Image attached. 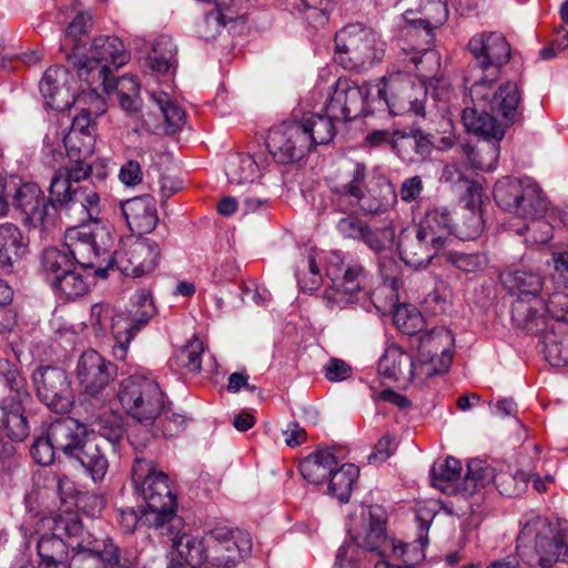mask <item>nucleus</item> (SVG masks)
Wrapping results in <instances>:
<instances>
[{"label": "nucleus", "mask_w": 568, "mask_h": 568, "mask_svg": "<svg viewBox=\"0 0 568 568\" xmlns=\"http://www.w3.org/2000/svg\"><path fill=\"white\" fill-rule=\"evenodd\" d=\"M50 195L57 207V221L59 220V210L64 211L75 225H88L87 222L98 221L100 196L91 185H80L64 194Z\"/></svg>", "instance_id": "obj_18"}, {"label": "nucleus", "mask_w": 568, "mask_h": 568, "mask_svg": "<svg viewBox=\"0 0 568 568\" xmlns=\"http://www.w3.org/2000/svg\"><path fill=\"white\" fill-rule=\"evenodd\" d=\"M155 110L143 118L146 130L158 132L162 130L168 135L175 134L185 124V111L173 102L166 93L152 94Z\"/></svg>", "instance_id": "obj_25"}, {"label": "nucleus", "mask_w": 568, "mask_h": 568, "mask_svg": "<svg viewBox=\"0 0 568 568\" xmlns=\"http://www.w3.org/2000/svg\"><path fill=\"white\" fill-rule=\"evenodd\" d=\"M377 371L381 376L394 382L407 383L413 381V358L399 346L386 348L379 358Z\"/></svg>", "instance_id": "obj_36"}, {"label": "nucleus", "mask_w": 568, "mask_h": 568, "mask_svg": "<svg viewBox=\"0 0 568 568\" xmlns=\"http://www.w3.org/2000/svg\"><path fill=\"white\" fill-rule=\"evenodd\" d=\"M129 61L123 42L115 36H99L93 39L85 61L78 70L79 77L89 85L110 88L109 75Z\"/></svg>", "instance_id": "obj_9"}, {"label": "nucleus", "mask_w": 568, "mask_h": 568, "mask_svg": "<svg viewBox=\"0 0 568 568\" xmlns=\"http://www.w3.org/2000/svg\"><path fill=\"white\" fill-rule=\"evenodd\" d=\"M333 275V287L325 292V297L337 304L347 303L352 297L362 291L366 274L364 267L358 263H349L339 270V274L329 270Z\"/></svg>", "instance_id": "obj_30"}, {"label": "nucleus", "mask_w": 568, "mask_h": 568, "mask_svg": "<svg viewBox=\"0 0 568 568\" xmlns=\"http://www.w3.org/2000/svg\"><path fill=\"white\" fill-rule=\"evenodd\" d=\"M445 261L465 273L483 271L487 265V258L481 253H464L447 251L443 253Z\"/></svg>", "instance_id": "obj_57"}, {"label": "nucleus", "mask_w": 568, "mask_h": 568, "mask_svg": "<svg viewBox=\"0 0 568 568\" xmlns=\"http://www.w3.org/2000/svg\"><path fill=\"white\" fill-rule=\"evenodd\" d=\"M454 174L457 175L458 182L463 184V187L466 192V209L468 210H477V207L481 203L483 189L481 186L474 182L463 178L462 173L458 171L456 166H447L444 171V175L446 180L453 181Z\"/></svg>", "instance_id": "obj_62"}, {"label": "nucleus", "mask_w": 568, "mask_h": 568, "mask_svg": "<svg viewBox=\"0 0 568 568\" xmlns=\"http://www.w3.org/2000/svg\"><path fill=\"white\" fill-rule=\"evenodd\" d=\"M133 311L114 313L109 332L113 335L114 347L113 356L118 361H123L126 357V352L131 339L141 331L146 324L140 323Z\"/></svg>", "instance_id": "obj_35"}, {"label": "nucleus", "mask_w": 568, "mask_h": 568, "mask_svg": "<svg viewBox=\"0 0 568 568\" xmlns=\"http://www.w3.org/2000/svg\"><path fill=\"white\" fill-rule=\"evenodd\" d=\"M454 235L462 240H473L477 237L483 230V219L477 210L466 209L462 219L453 222Z\"/></svg>", "instance_id": "obj_60"}, {"label": "nucleus", "mask_w": 568, "mask_h": 568, "mask_svg": "<svg viewBox=\"0 0 568 568\" xmlns=\"http://www.w3.org/2000/svg\"><path fill=\"white\" fill-rule=\"evenodd\" d=\"M395 235V227L390 224L377 229L366 225V230L363 232L359 241L365 243L375 253H381L393 245Z\"/></svg>", "instance_id": "obj_58"}, {"label": "nucleus", "mask_w": 568, "mask_h": 568, "mask_svg": "<svg viewBox=\"0 0 568 568\" xmlns=\"http://www.w3.org/2000/svg\"><path fill=\"white\" fill-rule=\"evenodd\" d=\"M159 244L150 239H136L125 243L114 253L113 264L125 275L140 277L152 273L160 263Z\"/></svg>", "instance_id": "obj_16"}, {"label": "nucleus", "mask_w": 568, "mask_h": 568, "mask_svg": "<svg viewBox=\"0 0 568 568\" xmlns=\"http://www.w3.org/2000/svg\"><path fill=\"white\" fill-rule=\"evenodd\" d=\"M121 210L132 232L150 233L158 225L155 200L150 195L130 199L122 203Z\"/></svg>", "instance_id": "obj_32"}, {"label": "nucleus", "mask_w": 568, "mask_h": 568, "mask_svg": "<svg viewBox=\"0 0 568 568\" xmlns=\"http://www.w3.org/2000/svg\"><path fill=\"white\" fill-rule=\"evenodd\" d=\"M29 402L30 399L11 397H3L0 402L7 436L14 442H22L29 435V425L24 415L26 405Z\"/></svg>", "instance_id": "obj_39"}, {"label": "nucleus", "mask_w": 568, "mask_h": 568, "mask_svg": "<svg viewBox=\"0 0 568 568\" xmlns=\"http://www.w3.org/2000/svg\"><path fill=\"white\" fill-rule=\"evenodd\" d=\"M110 88L102 87L106 94L114 93L123 110L133 113L140 110V84L133 75H123L115 81L109 75Z\"/></svg>", "instance_id": "obj_42"}, {"label": "nucleus", "mask_w": 568, "mask_h": 568, "mask_svg": "<svg viewBox=\"0 0 568 568\" xmlns=\"http://www.w3.org/2000/svg\"><path fill=\"white\" fill-rule=\"evenodd\" d=\"M51 286L67 300L78 298L88 292V283L77 271V266L61 275Z\"/></svg>", "instance_id": "obj_56"}, {"label": "nucleus", "mask_w": 568, "mask_h": 568, "mask_svg": "<svg viewBox=\"0 0 568 568\" xmlns=\"http://www.w3.org/2000/svg\"><path fill=\"white\" fill-rule=\"evenodd\" d=\"M38 397L57 413L70 409L72 390L67 373L58 367H40L33 373Z\"/></svg>", "instance_id": "obj_17"}, {"label": "nucleus", "mask_w": 568, "mask_h": 568, "mask_svg": "<svg viewBox=\"0 0 568 568\" xmlns=\"http://www.w3.org/2000/svg\"><path fill=\"white\" fill-rule=\"evenodd\" d=\"M266 145L276 162L286 164L301 160L311 151L310 138L298 122H282L270 130Z\"/></svg>", "instance_id": "obj_14"}, {"label": "nucleus", "mask_w": 568, "mask_h": 568, "mask_svg": "<svg viewBox=\"0 0 568 568\" xmlns=\"http://www.w3.org/2000/svg\"><path fill=\"white\" fill-rule=\"evenodd\" d=\"M366 98L364 89L348 78L341 77L334 84V91L325 105V112L339 121H349L363 110Z\"/></svg>", "instance_id": "obj_23"}, {"label": "nucleus", "mask_w": 568, "mask_h": 568, "mask_svg": "<svg viewBox=\"0 0 568 568\" xmlns=\"http://www.w3.org/2000/svg\"><path fill=\"white\" fill-rule=\"evenodd\" d=\"M397 7L405 21L414 27L407 36L413 39L417 36V29H422L426 44L434 38L433 30L442 26L448 17L444 0H398Z\"/></svg>", "instance_id": "obj_15"}, {"label": "nucleus", "mask_w": 568, "mask_h": 568, "mask_svg": "<svg viewBox=\"0 0 568 568\" xmlns=\"http://www.w3.org/2000/svg\"><path fill=\"white\" fill-rule=\"evenodd\" d=\"M398 251L405 264L418 270L426 267L440 248L413 227L400 232Z\"/></svg>", "instance_id": "obj_26"}, {"label": "nucleus", "mask_w": 568, "mask_h": 568, "mask_svg": "<svg viewBox=\"0 0 568 568\" xmlns=\"http://www.w3.org/2000/svg\"><path fill=\"white\" fill-rule=\"evenodd\" d=\"M104 233L99 227L91 225H73L67 229L64 246L73 260L74 265L82 268H92L99 277H105L108 270L113 265V254L103 243H98V237Z\"/></svg>", "instance_id": "obj_10"}, {"label": "nucleus", "mask_w": 568, "mask_h": 568, "mask_svg": "<svg viewBox=\"0 0 568 568\" xmlns=\"http://www.w3.org/2000/svg\"><path fill=\"white\" fill-rule=\"evenodd\" d=\"M351 542L358 545L359 549L369 552H376L379 557H387L389 552L397 555L403 544L396 545L386 534V521L381 514V509H368L363 514V528L352 535Z\"/></svg>", "instance_id": "obj_20"}, {"label": "nucleus", "mask_w": 568, "mask_h": 568, "mask_svg": "<svg viewBox=\"0 0 568 568\" xmlns=\"http://www.w3.org/2000/svg\"><path fill=\"white\" fill-rule=\"evenodd\" d=\"M12 205L20 211L23 222L34 229L49 231L57 225V207L53 199H47L36 183L18 185L10 181Z\"/></svg>", "instance_id": "obj_12"}, {"label": "nucleus", "mask_w": 568, "mask_h": 568, "mask_svg": "<svg viewBox=\"0 0 568 568\" xmlns=\"http://www.w3.org/2000/svg\"><path fill=\"white\" fill-rule=\"evenodd\" d=\"M335 121H338L337 118H331L329 114L325 112V115L311 114L298 122L300 125H303V129L310 138L311 149L315 145L326 144L333 140L335 135Z\"/></svg>", "instance_id": "obj_46"}, {"label": "nucleus", "mask_w": 568, "mask_h": 568, "mask_svg": "<svg viewBox=\"0 0 568 568\" xmlns=\"http://www.w3.org/2000/svg\"><path fill=\"white\" fill-rule=\"evenodd\" d=\"M544 310L540 311L544 314L545 322L541 324L542 331L537 334L544 333L547 327V316L556 320L557 322L568 323V294L564 292H556L551 294L547 302L544 300Z\"/></svg>", "instance_id": "obj_61"}, {"label": "nucleus", "mask_w": 568, "mask_h": 568, "mask_svg": "<svg viewBox=\"0 0 568 568\" xmlns=\"http://www.w3.org/2000/svg\"><path fill=\"white\" fill-rule=\"evenodd\" d=\"M337 466V459L332 448L321 449L310 454L300 463V471L305 480L313 485L324 483Z\"/></svg>", "instance_id": "obj_40"}, {"label": "nucleus", "mask_w": 568, "mask_h": 568, "mask_svg": "<svg viewBox=\"0 0 568 568\" xmlns=\"http://www.w3.org/2000/svg\"><path fill=\"white\" fill-rule=\"evenodd\" d=\"M523 221L524 224L517 230V233L524 237L527 245L535 247L547 244L551 240L554 227L549 222V216H532V219Z\"/></svg>", "instance_id": "obj_50"}, {"label": "nucleus", "mask_w": 568, "mask_h": 568, "mask_svg": "<svg viewBox=\"0 0 568 568\" xmlns=\"http://www.w3.org/2000/svg\"><path fill=\"white\" fill-rule=\"evenodd\" d=\"M517 556L530 567L550 568L568 560V546L559 524L531 516L524 524L516 547Z\"/></svg>", "instance_id": "obj_3"}, {"label": "nucleus", "mask_w": 568, "mask_h": 568, "mask_svg": "<svg viewBox=\"0 0 568 568\" xmlns=\"http://www.w3.org/2000/svg\"><path fill=\"white\" fill-rule=\"evenodd\" d=\"M176 45L168 36H161L153 45L149 55L150 68L158 73H166L176 63Z\"/></svg>", "instance_id": "obj_52"}, {"label": "nucleus", "mask_w": 568, "mask_h": 568, "mask_svg": "<svg viewBox=\"0 0 568 568\" xmlns=\"http://www.w3.org/2000/svg\"><path fill=\"white\" fill-rule=\"evenodd\" d=\"M494 478L495 469L483 460H471L458 490L466 497L473 496L494 483Z\"/></svg>", "instance_id": "obj_44"}, {"label": "nucleus", "mask_w": 568, "mask_h": 568, "mask_svg": "<svg viewBox=\"0 0 568 568\" xmlns=\"http://www.w3.org/2000/svg\"><path fill=\"white\" fill-rule=\"evenodd\" d=\"M118 398L126 414L142 425H152L164 409V394L159 384L144 375L124 378Z\"/></svg>", "instance_id": "obj_8"}, {"label": "nucleus", "mask_w": 568, "mask_h": 568, "mask_svg": "<svg viewBox=\"0 0 568 568\" xmlns=\"http://www.w3.org/2000/svg\"><path fill=\"white\" fill-rule=\"evenodd\" d=\"M22 236L20 230L11 224L0 225V267H9L20 255Z\"/></svg>", "instance_id": "obj_53"}, {"label": "nucleus", "mask_w": 568, "mask_h": 568, "mask_svg": "<svg viewBox=\"0 0 568 568\" xmlns=\"http://www.w3.org/2000/svg\"><path fill=\"white\" fill-rule=\"evenodd\" d=\"M462 463L455 457H447L444 462H436L432 468V484L443 493H452L458 487L454 483L460 478Z\"/></svg>", "instance_id": "obj_49"}, {"label": "nucleus", "mask_w": 568, "mask_h": 568, "mask_svg": "<svg viewBox=\"0 0 568 568\" xmlns=\"http://www.w3.org/2000/svg\"><path fill=\"white\" fill-rule=\"evenodd\" d=\"M40 265L43 275L50 284L75 266L65 247L44 248L40 256Z\"/></svg>", "instance_id": "obj_45"}, {"label": "nucleus", "mask_w": 568, "mask_h": 568, "mask_svg": "<svg viewBox=\"0 0 568 568\" xmlns=\"http://www.w3.org/2000/svg\"><path fill=\"white\" fill-rule=\"evenodd\" d=\"M454 336L446 327H435L425 332L419 337L418 354L427 359H436L450 363Z\"/></svg>", "instance_id": "obj_38"}, {"label": "nucleus", "mask_w": 568, "mask_h": 568, "mask_svg": "<svg viewBox=\"0 0 568 568\" xmlns=\"http://www.w3.org/2000/svg\"><path fill=\"white\" fill-rule=\"evenodd\" d=\"M227 21H233L232 17H226L217 7V9L209 12L203 21L197 26L199 34L205 39H214L220 32L221 27H225Z\"/></svg>", "instance_id": "obj_64"}, {"label": "nucleus", "mask_w": 568, "mask_h": 568, "mask_svg": "<svg viewBox=\"0 0 568 568\" xmlns=\"http://www.w3.org/2000/svg\"><path fill=\"white\" fill-rule=\"evenodd\" d=\"M419 234L434 243L440 250L444 248L454 233L453 219L445 207H433L425 212L417 226Z\"/></svg>", "instance_id": "obj_33"}, {"label": "nucleus", "mask_w": 568, "mask_h": 568, "mask_svg": "<svg viewBox=\"0 0 568 568\" xmlns=\"http://www.w3.org/2000/svg\"><path fill=\"white\" fill-rule=\"evenodd\" d=\"M92 26L91 16L87 12L79 13L68 26L62 40V49L68 54H78L84 47V38Z\"/></svg>", "instance_id": "obj_51"}, {"label": "nucleus", "mask_w": 568, "mask_h": 568, "mask_svg": "<svg viewBox=\"0 0 568 568\" xmlns=\"http://www.w3.org/2000/svg\"><path fill=\"white\" fill-rule=\"evenodd\" d=\"M463 150L467 154L471 165L483 171L493 170L499 156L496 144H485L477 148L464 145Z\"/></svg>", "instance_id": "obj_59"}, {"label": "nucleus", "mask_w": 568, "mask_h": 568, "mask_svg": "<svg viewBox=\"0 0 568 568\" xmlns=\"http://www.w3.org/2000/svg\"><path fill=\"white\" fill-rule=\"evenodd\" d=\"M376 88L378 103L386 105L390 113L404 112L407 106L413 105L412 91L414 88L406 74L392 73L388 77H383Z\"/></svg>", "instance_id": "obj_27"}, {"label": "nucleus", "mask_w": 568, "mask_h": 568, "mask_svg": "<svg viewBox=\"0 0 568 568\" xmlns=\"http://www.w3.org/2000/svg\"><path fill=\"white\" fill-rule=\"evenodd\" d=\"M68 71L62 67L47 69L40 81V92L48 106L62 111L71 104V95L65 87Z\"/></svg>", "instance_id": "obj_34"}, {"label": "nucleus", "mask_w": 568, "mask_h": 568, "mask_svg": "<svg viewBox=\"0 0 568 568\" xmlns=\"http://www.w3.org/2000/svg\"><path fill=\"white\" fill-rule=\"evenodd\" d=\"M498 75H484L469 89L471 106L464 109L462 120L467 131L486 140L500 141L505 126L523 119L521 92L516 82L497 83Z\"/></svg>", "instance_id": "obj_1"}, {"label": "nucleus", "mask_w": 568, "mask_h": 568, "mask_svg": "<svg viewBox=\"0 0 568 568\" xmlns=\"http://www.w3.org/2000/svg\"><path fill=\"white\" fill-rule=\"evenodd\" d=\"M52 524L54 532L43 535L38 541V554L41 564H65L68 565V546L61 535L77 537L82 530L79 518H55L48 521Z\"/></svg>", "instance_id": "obj_22"}, {"label": "nucleus", "mask_w": 568, "mask_h": 568, "mask_svg": "<svg viewBox=\"0 0 568 568\" xmlns=\"http://www.w3.org/2000/svg\"><path fill=\"white\" fill-rule=\"evenodd\" d=\"M494 199L500 209L521 220L550 216L552 212L542 187L529 178H503L494 186Z\"/></svg>", "instance_id": "obj_6"}, {"label": "nucleus", "mask_w": 568, "mask_h": 568, "mask_svg": "<svg viewBox=\"0 0 568 568\" xmlns=\"http://www.w3.org/2000/svg\"><path fill=\"white\" fill-rule=\"evenodd\" d=\"M63 142L70 161L89 159L95 149V134L68 132Z\"/></svg>", "instance_id": "obj_55"}, {"label": "nucleus", "mask_w": 568, "mask_h": 568, "mask_svg": "<svg viewBox=\"0 0 568 568\" xmlns=\"http://www.w3.org/2000/svg\"><path fill=\"white\" fill-rule=\"evenodd\" d=\"M182 527L183 520L181 519V525L173 528L172 532L168 531L166 528L158 530L161 536H166L172 541L175 551L174 564L195 568L206 561V545L204 546L200 539L190 534L181 532Z\"/></svg>", "instance_id": "obj_28"}, {"label": "nucleus", "mask_w": 568, "mask_h": 568, "mask_svg": "<svg viewBox=\"0 0 568 568\" xmlns=\"http://www.w3.org/2000/svg\"><path fill=\"white\" fill-rule=\"evenodd\" d=\"M358 476L359 468L354 464H343L339 468L335 467L328 476V493L341 503L348 501L353 485Z\"/></svg>", "instance_id": "obj_47"}, {"label": "nucleus", "mask_w": 568, "mask_h": 568, "mask_svg": "<svg viewBox=\"0 0 568 568\" xmlns=\"http://www.w3.org/2000/svg\"><path fill=\"white\" fill-rule=\"evenodd\" d=\"M226 176L232 184L253 182L258 176L256 161L250 154H232L225 165Z\"/></svg>", "instance_id": "obj_48"}, {"label": "nucleus", "mask_w": 568, "mask_h": 568, "mask_svg": "<svg viewBox=\"0 0 568 568\" xmlns=\"http://www.w3.org/2000/svg\"><path fill=\"white\" fill-rule=\"evenodd\" d=\"M48 433L53 446L70 458L87 440L88 423H81L73 417L59 418L50 425Z\"/></svg>", "instance_id": "obj_29"}, {"label": "nucleus", "mask_w": 568, "mask_h": 568, "mask_svg": "<svg viewBox=\"0 0 568 568\" xmlns=\"http://www.w3.org/2000/svg\"><path fill=\"white\" fill-rule=\"evenodd\" d=\"M403 51L405 54L404 59H408L409 63L413 65V68L405 67L407 69L406 73L415 72L418 77L427 81L426 90L432 89L436 99L448 100V83L442 78L434 77L439 69V57L437 52L429 48H412V52H407V49H403Z\"/></svg>", "instance_id": "obj_24"}, {"label": "nucleus", "mask_w": 568, "mask_h": 568, "mask_svg": "<svg viewBox=\"0 0 568 568\" xmlns=\"http://www.w3.org/2000/svg\"><path fill=\"white\" fill-rule=\"evenodd\" d=\"M131 474L135 489L146 503L142 518L146 526L166 528L172 532L181 525V517L176 515L178 503L169 486L168 475L142 452L135 454Z\"/></svg>", "instance_id": "obj_2"}, {"label": "nucleus", "mask_w": 568, "mask_h": 568, "mask_svg": "<svg viewBox=\"0 0 568 568\" xmlns=\"http://www.w3.org/2000/svg\"><path fill=\"white\" fill-rule=\"evenodd\" d=\"M88 159L70 161V165L61 168L52 178L49 192L50 194L61 195L69 190H74L73 183L85 180L92 171V166L87 162Z\"/></svg>", "instance_id": "obj_41"}, {"label": "nucleus", "mask_w": 568, "mask_h": 568, "mask_svg": "<svg viewBox=\"0 0 568 568\" xmlns=\"http://www.w3.org/2000/svg\"><path fill=\"white\" fill-rule=\"evenodd\" d=\"M529 476L523 470L495 471L494 484L501 495L516 497L521 495L528 487Z\"/></svg>", "instance_id": "obj_54"}, {"label": "nucleus", "mask_w": 568, "mask_h": 568, "mask_svg": "<svg viewBox=\"0 0 568 568\" xmlns=\"http://www.w3.org/2000/svg\"><path fill=\"white\" fill-rule=\"evenodd\" d=\"M336 59L343 68L363 71L381 61L384 43L369 28L349 24L335 34Z\"/></svg>", "instance_id": "obj_7"}, {"label": "nucleus", "mask_w": 568, "mask_h": 568, "mask_svg": "<svg viewBox=\"0 0 568 568\" xmlns=\"http://www.w3.org/2000/svg\"><path fill=\"white\" fill-rule=\"evenodd\" d=\"M469 51L487 75H498L499 70L510 58V45L499 32L479 33L468 43Z\"/></svg>", "instance_id": "obj_21"}, {"label": "nucleus", "mask_w": 568, "mask_h": 568, "mask_svg": "<svg viewBox=\"0 0 568 568\" xmlns=\"http://www.w3.org/2000/svg\"><path fill=\"white\" fill-rule=\"evenodd\" d=\"M203 352V344L194 339L179 351L176 359L182 367L192 373H197L201 371V357Z\"/></svg>", "instance_id": "obj_63"}, {"label": "nucleus", "mask_w": 568, "mask_h": 568, "mask_svg": "<svg viewBox=\"0 0 568 568\" xmlns=\"http://www.w3.org/2000/svg\"><path fill=\"white\" fill-rule=\"evenodd\" d=\"M83 405L87 412L88 427L92 433H98L106 439L115 450L124 435L121 416L106 408L104 404H101L98 410L93 409L94 403H84Z\"/></svg>", "instance_id": "obj_31"}, {"label": "nucleus", "mask_w": 568, "mask_h": 568, "mask_svg": "<svg viewBox=\"0 0 568 568\" xmlns=\"http://www.w3.org/2000/svg\"><path fill=\"white\" fill-rule=\"evenodd\" d=\"M366 175V165L355 163L349 180L332 189L336 210L343 213L361 210L367 214H376L387 210L396 201V194L389 184L367 189Z\"/></svg>", "instance_id": "obj_5"}, {"label": "nucleus", "mask_w": 568, "mask_h": 568, "mask_svg": "<svg viewBox=\"0 0 568 568\" xmlns=\"http://www.w3.org/2000/svg\"><path fill=\"white\" fill-rule=\"evenodd\" d=\"M78 463L93 481H101L109 469V462L103 447L95 439H87L69 458Z\"/></svg>", "instance_id": "obj_37"}, {"label": "nucleus", "mask_w": 568, "mask_h": 568, "mask_svg": "<svg viewBox=\"0 0 568 568\" xmlns=\"http://www.w3.org/2000/svg\"><path fill=\"white\" fill-rule=\"evenodd\" d=\"M116 373V366L97 351L83 352L78 359L75 375L85 403L105 404L111 397L105 390Z\"/></svg>", "instance_id": "obj_11"}, {"label": "nucleus", "mask_w": 568, "mask_h": 568, "mask_svg": "<svg viewBox=\"0 0 568 568\" xmlns=\"http://www.w3.org/2000/svg\"><path fill=\"white\" fill-rule=\"evenodd\" d=\"M78 537L80 539L71 544L74 554L69 561V568H80L84 559L99 560L104 568H125L119 547L110 538L82 531L75 538Z\"/></svg>", "instance_id": "obj_19"}, {"label": "nucleus", "mask_w": 568, "mask_h": 568, "mask_svg": "<svg viewBox=\"0 0 568 568\" xmlns=\"http://www.w3.org/2000/svg\"><path fill=\"white\" fill-rule=\"evenodd\" d=\"M427 539L419 535L418 540L400 546L397 555L388 554L387 557L375 564V568H413V566L425 558L424 546Z\"/></svg>", "instance_id": "obj_43"}, {"label": "nucleus", "mask_w": 568, "mask_h": 568, "mask_svg": "<svg viewBox=\"0 0 568 568\" xmlns=\"http://www.w3.org/2000/svg\"><path fill=\"white\" fill-rule=\"evenodd\" d=\"M505 287L517 300L511 305V320L516 326L529 334H537L542 331L541 324L545 322L544 298L540 293L544 286L542 277L532 271L509 270L500 275Z\"/></svg>", "instance_id": "obj_4"}, {"label": "nucleus", "mask_w": 568, "mask_h": 568, "mask_svg": "<svg viewBox=\"0 0 568 568\" xmlns=\"http://www.w3.org/2000/svg\"><path fill=\"white\" fill-rule=\"evenodd\" d=\"M206 561L212 566L232 568L252 550V539L247 531L226 527L212 529L204 538Z\"/></svg>", "instance_id": "obj_13"}]
</instances>
